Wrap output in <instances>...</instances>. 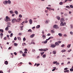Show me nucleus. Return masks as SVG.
<instances>
[{
    "label": "nucleus",
    "mask_w": 73,
    "mask_h": 73,
    "mask_svg": "<svg viewBox=\"0 0 73 73\" xmlns=\"http://www.w3.org/2000/svg\"><path fill=\"white\" fill-rule=\"evenodd\" d=\"M15 21H16V22H19V21L15 19H13L12 20V22L13 23H14Z\"/></svg>",
    "instance_id": "nucleus-1"
},
{
    "label": "nucleus",
    "mask_w": 73,
    "mask_h": 73,
    "mask_svg": "<svg viewBox=\"0 0 73 73\" xmlns=\"http://www.w3.org/2000/svg\"><path fill=\"white\" fill-rule=\"evenodd\" d=\"M58 27V25H55L54 26L53 28H55V29H56Z\"/></svg>",
    "instance_id": "nucleus-2"
},
{
    "label": "nucleus",
    "mask_w": 73,
    "mask_h": 73,
    "mask_svg": "<svg viewBox=\"0 0 73 73\" xmlns=\"http://www.w3.org/2000/svg\"><path fill=\"white\" fill-rule=\"evenodd\" d=\"M29 23L30 24H32V19H29Z\"/></svg>",
    "instance_id": "nucleus-3"
},
{
    "label": "nucleus",
    "mask_w": 73,
    "mask_h": 73,
    "mask_svg": "<svg viewBox=\"0 0 73 73\" xmlns=\"http://www.w3.org/2000/svg\"><path fill=\"white\" fill-rule=\"evenodd\" d=\"M55 44H52L51 46V47H52V48H55L56 47Z\"/></svg>",
    "instance_id": "nucleus-4"
},
{
    "label": "nucleus",
    "mask_w": 73,
    "mask_h": 73,
    "mask_svg": "<svg viewBox=\"0 0 73 73\" xmlns=\"http://www.w3.org/2000/svg\"><path fill=\"white\" fill-rule=\"evenodd\" d=\"M7 3H8V1H4L3 2V4H7Z\"/></svg>",
    "instance_id": "nucleus-5"
},
{
    "label": "nucleus",
    "mask_w": 73,
    "mask_h": 73,
    "mask_svg": "<svg viewBox=\"0 0 73 73\" xmlns=\"http://www.w3.org/2000/svg\"><path fill=\"white\" fill-rule=\"evenodd\" d=\"M63 21L64 22V21H65V20L63 18H62L60 19V22H62Z\"/></svg>",
    "instance_id": "nucleus-6"
},
{
    "label": "nucleus",
    "mask_w": 73,
    "mask_h": 73,
    "mask_svg": "<svg viewBox=\"0 0 73 73\" xmlns=\"http://www.w3.org/2000/svg\"><path fill=\"white\" fill-rule=\"evenodd\" d=\"M55 44L56 45H56L57 46H58L59 45V43L57 42H56L55 43Z\"/></svg>",
    "instance_id": "nucleus-7"
},
{
    "label": "nucleus",
    "mask_w": 73,
    "mask_h": 73,
    "mask_svg": "<svg viewBox=\"0 0 73 73\" xmlns=\"http://www.w3.org/2000/svg\"><path fill=\"white\" fill-rule=\"evenodd\" d=\"M35 36V34H33L30 36V37L31 38H33Z\"/></svg>",
    "instance_id": "nucleus-8"
},
{
    "label": "nucleus",
    "mask_w": 73,
    "mask_h": 73,
    "mask_svg": "<svg viewBox=\"0 0 73 73\" xmlns=\"http://www.w3.org/2000/svg\"><path fill=\"white\" fill-rule=\"evenodd\" d=\"M5 64L6 65H8V61L7 60L5 61Z\"/></svg>",
    "instance_id": "nucleus-9"
},
{
    "label": "nucleus",
    "mask_w": 73,
    "mask_h": 73,
    "mask_svg": "<svg viewBox=\"0 0 73 73\" xmlns=\"http://www.w3.org/2000/svg\"><path fill=\"white\" fill-rule=\"evenodd\" d=\"M53 54H55L56 53V51L55 50H54L52 52Z\"/></svg>",
    "instance_id": "nucleus-10"
},
{
    "label": "nucleus",
    "mask_w": 73,
    "mask_h": 73,
    "mask_svg": "<svg viewBox=\"0 0 73 73\" xmlns=\"http://www.w3.org/2000/svg\"><path fill=\"white\" fill-rule=\"evenodd\" d=\"M63 24L64 23H63V22H61L60 24V26H63Z\"/></svg>",
    "instance_id": "nucleus-11"
},
{
    "label": "nucleus",
    "mask_w": 73,
    "mask_h": 73,
    "mask_svg": "<svg viewBox=\"0 0 73 73\" xmlns=\"http://www.w3.org/2000/svg\"><path fill=\"white\" fill-rule=\"evenodd\" d=\"M57 19L58 20H60V17L57 16Z\"/></svg>",
    "instance_id": "nucleus-12"
},
{
    "label": "nucleus",
    "mask_w": 73,
    "mask_h": 73,
    "mask_svg": "<svg viewBox=\"0 0 73 73\" xmlns=\"http://www.w3.org/2000/svg\"><path fill=\"white\" fill-rule=\"evenodd\" d=\"M61 52H62V53H64V52H66V50H62Z\"/></svg>",
    "instance_id": "nucleus-13"
},
{
    "label": "nucleus",
    "mask_w": 73,
    "mask_h": 73,
    "mask_svg": "<svg viewBox=\"0 0 73 73\" xmlns=\"http://www.w3.org/2000/svg\"><path fill=\"white\" fill-rule=\"evenodd\" d=\"M0 35L1 38H2V37H3V34L2 33H1L0 34Z\"/></svg>",
    "instance_id": "nucleus-14"
},
{
    "label": "nucleus",
    "mask_w": 73,
    "mask_h": 73,
    "mask_svg": "<svg viewBox=\"0 0 73 73\" xmlns=\"http://www.w3.org/2000/svg\"><path fill=\"white\" fill-rule=\"evenodd\" d=\"M14 46H17V45H18V44L17 43H14Z\"/></svg>",
    "instance_id": "nucleus-15"
},
{
    "label": "nucleus",
    "mask_w": 73,
    "mask_h": 73,
    "mask_svg": "<svg viewBox=\"0 0 73 73\" xmlns=\"http://www.w3.org/2000/svg\"><path fill=\"white\" fill-rule=\"evenodd\" d=\"M40 25H38L36 27V28H40Z\"/></svg>",
    "instance_id": "nucleus-16"
},
{
    "label": "nucleus",
    "mask_w": 73,
    "mask_h": 73,
    "mask_svg": "<svg viewBox=\"0 0 73 73\" xmlns=\"http://www.w3.org/2000/svg\"><path fill=\"white\" fill-rule=\"evenodd\" d=\"M28 32H32V30L31 29L29 30L28 31Z\"/></svg>",
    "instance_id": "nucleus-17"
},
{
    "label": "nucleus",
    "mask_w": 73,
    "mask_h": 73,
    "mask_svg": "<svg viewBox=\"0 0 73 73\" xmlns=\"http://www.w3.org/2000/svg\"><path fill=\"white\" fill-rule=\"evenodd\" d=\"M0 32H1L2 33H3L4 31L2 29H0Z\"/></svg>",
    "instance_id": "nucleus-18"
},
{
    "label": "nucleus",
    "mask_w": 73,
    "mask_h": 73,
    "mask_svg": "<svg viewBox=\"0 0 73 73\" xmlns=\"http://www.w3.org/2000/svg\"><path fill=\"white\" fill-rule=\"evenodd\" d=\"M15 13L17 15H18V12L17 11H15Z\"/></svg>",
    "instance_id": "nucleus-19"
},
{
    "label": "nucleus",
    "mask_w": 73,
    "mask_h": 73,
    "mask_svg": "<svg viewBox=\"0 0 73 73\" xmlns=\"http://www.w3.org/2000/svg\"><path fill=\"white\" fill-rule=\"evenodd\" d=\"M10 13L11 14H12V13H14V12H13V11H10Z\"/></svg>",
    "instance_id": "nucleus-20"
},
{
    "label": "nucleus",
    "mask_w": 73,
    "mask_h": 73,
    "mask_svg": "<svg viewBox=\"0 0 73 73\" xmlns=\"http://www.w3.org/2000/svg\"><path fill=\"white\" fill-rule=\"evenodd\" d=\"M66 8H68V9H70V7H69L68 6H67L66 7Z\"/></svg>",
    "instance_id": "nucleus-21"
},
{
    "label": "nucleus",
    "mask_w": 73,
    "mask_h": 73,
    "mask_svg": "<svg viewBox=\"0 0 73 73\" xmlns=\"http://www.w3.org/2000/svg\"><path fill=\"white\" fill-rule=\"evenodd\" d=\"M7 3L8 4H11V2L10 0H8V1H7Z\"/></svg>",
    "instance_id": "nucleus-22"
},
{
    "label": "nucleus",
    "mask_w": 73,
    "mask_h": 73,
    "mask_svg": "<svg viewBox=\"0 0 73 73\" xmlns=\"http://www.w3.org/2000/svg\"><path fill=\"white\" fill-rule=\"evenodd\" d=\"M58 35H59V36H60V37L62 36V34H61V33H59L58 34Z\"/></svg>",
    "instance_id": "nucleus-23"
},
{
    "label": "nucleus",
    "mask_w": 73,
    "mask_h": 73,
    "mask_svg": "<svg viewBox=\"0 0 73 73\" xmlns=\"http://www.w3.org/2000/svg\"><path fill=\"white\" fill-rule=\"evenodd\" d=\"M19 17L20 18H21L22 17H23V16L21 15H19Z\"/></svg>",
    "instance_id": "nucleus-24"
},
{
    "label": "nucleus",
    "mask_w": 73,
    "mask_h": 73,
    "mask_svg": "<svg viewBox=\"0 0 73 73\" xmlns=\"http://www.w3.org/2000/svg\"><path fill=\"white\" fill-rule=\"evenodd\" d=\"M70 46H71V44H69L67 46V48H70Z\"/></svg>",
    "instance_id": "nucleus-25"
},
{
    "label": "nucleus",
    "mask_w": 73,
    "mask_h": 73,
    "mask_svg": "<svg viewBox=\"0 0 73 73\" xmlns=\"http://www.w3.org/2000/svg\"><path fill=\"white\" fill-rule=\"evenodd\" d=\"M42 57L43 58H45V57H46V55L44 54L42 56Z\"/></svg>",
    "instance_id": "nucleus-26"
},
{
    "label": "nucleus",
    "mask_w": 73,
    "mask_h": 73,
    "mask_svg": "<svg viewBox=\"0 0 73 73\" xmlns=\"http://www.w3.org/2000/svg\"><path fill=\"white\" fill-rule=\"evenodd\" d=\"M39 51L42 52V51H43V49H39Z\"/></svg>",
    "instance_id": "nucleus-27"
},
{
    "label": "nucleus",
    "mask_w": 73,
    "mask_h": 73,
    "mask_svg": "<svg viewBox=\"0 0 73 73\" xmlns=\"http://www.w3.org/2000/svg\"><path fill=\"white\" fill-rule=\"evenodd\" d=\"M5 31H8L9 30V29L8 27H7L5 29Z\"/></svg>",
    "instance_id": "nucleus-28"
},
{
    "label": "nucleus",
    "mask_w": 73,
    "mask_h": 73,
    "mask_svg": "<svg viewBox=\"0 0 73 73\" xmlns=\"http://www.w3.org/2000/svg\"><path fill=\"white\" fill-rule=\"evenodd\" d=\"M57 62V61H54L53 62V64H56Z\"/></svg>",
    "instance_id": "nucleus-29"
},
{
    "label": "nucleus",
    "mask_w": 73,
    "mask_h": 73,
    "mask_svg": "<svg viewBox=\"0 0 73 73\" xmlns=\"http://www.w3.org/2000/svg\"><path fill=\"white\" fill-rule=\"evenodd\" d=\"M60 5H62L63 4V3L62 2H61L59 3Z\"/></svg>",
    "instance_id": "nucleus-30"
},
{
    "label": "nucleus",
    "mask_w": 73,
    "mask_h": 73,
    "mask_svg": "<svg viewBox=\"0 0 73 73\" xmlns=\"http://www.w3.org/2000/svg\"><path fill=\"white\" fill-rule=\"evenodd\" d=\"M42 37L44 38H46V36L45 35H43L42 36Z\"/></svg>",
    "instance_id": "nucleus-31"
},
{
    "label": "nucleus",
    "mask_w": 73,
    "mask_h": 73,
    "mask_svg": "<svg viewBox=\"0 0 73 73\" xmlns=\"http://www.w3.org/2000/svg\"><path fill=\"white\" fill-rule=\"evenodd\" d=\"M61 46L62 48H64V47L65 46V45H64V44H62V45H61Z\"/></svg>",
    "instance_id": "nucleus-32"
},
{
    "label": "nucleus",
    "mask_w": 73,
    "mask_h": 73,
    "mask_svg": "<svg viewBox=\"0 0 73 73\" xmlns=\"http://www.w3.org/2000/svg\"><path fill=\"white\" fill-rule=\"evenodd\" d=\"M70 70L71 72H73V69L72 68H70Z\"/></svg>",
    "instance_id": "nucleus-33"
},
{
    "label": "nucleus",
    "mask_w": 73,
    "mask_h": 73,
    "mask_svg": "<svg viewBox=\"0 0 73 73\" xmlns=\"http://www.w3.org/2000/svg\"><path fill=\"white\" fill-rule=\"evenodd\" d=\"M7 25H10L11 23L10 22H7Z\"/></svg>",
    "instance_id": "nucleus-34"
},
{
    "label": "nucleus",
    "mask_w": 73,
    "mask_h": 73,
    "mask_svg": "<svg viewBox=\"0 0 73 73\" xmlns=\"http://www.w3.org/2000/svg\"><path fill=\"white\" fill-rule=\"evenodd\" d=\"M47 40H45L44 42V44H46L47 43Z\"/></svg>",
    "instance_id": "nucleus-35"
},
{
    "label": "nucleus",
    "mask_w": 73,
    "mask_h": 73,
    "mask_svg": "<svg viewBox=\"0 0 73 73\" xmlns=\"http://www.w3.org/2000/svg\"><path fill=\"white\" fill-rule=\"evenodd\" d=\"M70 8H73V5H70Z\"/></svg>",
    "instance_id": "nucleus-36"
},
{
    "label": "nucleus",
    "mask_w": 73,
    "mask_h": 73,
    "mask_svg": "<svg viewBox=\"0 0 73 73\" xmlns=\"http://www.w3.org/2000/svg\"><path fill=\"white\" fill-rule=\"evenodd\" d=\"M22 55L23 56V57H25V54L24 53H23L22 54Z\"/></svg>",
    "instance_id": "nucleus-37"
},
{
    "label": "nucleus",
    "mask_w": 73,
    "mask_h": 73,
    "mask_svg": "<svg viewBox=\"0 0 73 73\" xmlns=\"http://www.w3.org/2000/svg\"><path fill=\"white\" fill-rule=\"evenodd\" d=\"M23 40L24 41H25V40H26V38H25L24 37L23 38Z\"/></svg>",
    "instance_id": "nucleus-38"
},
{
    "label": "nucleus",
    "mask_w": 73,
    "mask_h": 73,
    "mask_svg": "<svg viewBox=\"0 0 73 73\" xmlns=\"http://www.w3.org/2000/svg\"><path fill=\"white\" fill-rule=\"evenodd\" d=\"M13 36V33H12L11 34V35H10V37H12Z\"/></svg>",
    "instance_id": "nucleus-39"
},
{
    "label": "nucleus",
    "mask_w": 73,
    "mask_h": 73,
    "mask_svg": "<svg viewBox=\"0 0 73 73\" xmlns=\"http://www.w3.org/2000/svg\"><path fill=\"white\" fill-rule=\"evenodd\" d=\"M41 54V56H42V55H43L44 53V52H43L42 53H40Z\"/></svg>",
    "instance_id": "nucleus-40"
},
{
    "label": "nucleus",
    "mask_w": 73,
    "mask_h": 73,
    "mask_svg": "<svg viewBox=\"0 0 73 73\" xmlns=\"http://www.w3.org/2000/svg\"><path fill=\"white\" fill-rule=\"evenodd\" d=\"M51 32H52V33H54V31H53V30H51Z\"/></svg>",
    "instance_id": "nucleus-41"
},
{
    "label": "nucleus",
    "mask_w": 73,
    "mask_h": 73,
    "mask_svg": "<svg viewBox=\"0 0 73 73\" xmlns=\"http://www.w3.org/2000/svg\"><path fill=\"white\" fill-rule=\"evenodd\" d=\"M49 11H50L51 10H52V9H51V7H49L48 9Z\"/></svg>",
    "instance_id": "nucleus-42"
},
{
    "label": "nucleus",
    "mask_w": 73,
    "mask_h": 73,
    "mask_svg": "<svg viewBox=\"0 0 73 73\" xmlns=\"http://www.w3.org/2000/svg\"><path fill=\"white\" fill-rule=\"evenodd\" d=\"M40 65V64H36V66H39V65Z\"/></svg>",
    "instance_id": "nucleus-43"
},
{
    "label": "nucleus",
    "mask_w": 73,
    "mask_h": 73,
    "mask_svg": "<svg viewBox=\"0 0 73 73\" xmlns=\"http://www.w3.org/2000/svg\"><path fill=\"white\" fill-rule=\"evenodd\" d=\"M14 40L15 41H16V40H17V38H16V37H15L14 38Z\"/></svg>",
    "instance_id": "nucleus-44"
},
{
    "label": "nucleus",
    "mask_w": 73,
    "mask_h": 73,
    "mask_svg": "<svg viewBox=\"0 0 73 73\" xmlns=\"http://www.w3.org/2000/svg\"><path fill=\"white\" fill-rule=\"evenodd\" d=\"M17 20H19V21H20L21 20V18H19L17 19Z\"/></svg>",
    "instance_id": "nucleus-45"
},
{
    "label": "nucleus",
    "mask_w": 73,
    "mask_h": 73,
    "mask_svg": "<svg viewBox=\"0 0 73 73\" xmlns=\"http://www.w3.org/2000/svg\"><path fill=\"white\" fill-rule=\"evenodd\" d=\"M65 25H66V23H65V22H64L63 23V26Z\"/></svg>",
    "instance_id": "nucleus-46"
},
{
    "label": "nucleus",
    "mask_w": 73,
    "mask_h": 73,
    "mask_svg": "<svg viewBox=\"0 0 73 73\" xmlns=\"http://www.w3.org/2000/svg\"><path fill=\"white\" fill-rule=\"evenodd\" d=\"M4 39L5 40H7V37H5Z\"/></svg>",
    "instance_id": "nucleus-47"
},
{
    "label": "nucleus",
    "mask_w": 73,
    "mask_h": 73,
    "mask_svg": "<svg viewBox=\"0 0 73 73\" xmlns=\"http://www.w3.org/2000/svg\"><path fill=\"white\" fill-rule=\"evenodd\" d=\"M31 44H35V43L34 42H31Z\"/></svg>",
    "instance_id": "nucleus-48"
},
{
    "label": "nucleus",
    "mask_w": 73,
    "mask_h": 73,
    "mask_svg": "<svg viewBox=\"0 0 73 73\" xmlns=\"http://www.w3.org/2000/svg\"><path fill=\"white\" fill-rule=\"evenodd\" d=\"M58 43H59V44H60V43H61V41H58Z\"/></svg>",
    "instance_id": "nucleus-49"
},
{
    "label": "nucleus",
    "mask_w": 73,
    "mask_h": 73,
    "mask_svg": "<svg viewBox=\"0 0 73 73\" xmlns=\"http://www.w3.org/2000/svg\"><path fill=\"white\" fill-rule=\"evenodd\" d=\"M70 51H72V50L70 49V50H68V52H70Z\"/></svg>",
    "instance_id": "nucleus-50"
},
{
    "label": "nucleus",
    "mask_w": 73,
    "mask_h": 73,
    "mask_svg": "<svg viewBox=\"0 0 73 73\" xmlns=\"http://www.w3.org/2000/svg\"><path fill=\"white\" fill-rule=\"evenodd\" d=\"M68 68H65L64 69V70H68Z\"/></svg>",
    "instance_id": "nucleus-51"
},
{
    "label": "nucleus",
    "mask_w": 73,
    "mask_h": 73,
    "mask_svg": "<svg viewBox=\"0 0 73 73\" xmlns=\"http://www.w3.org/2000/svg\"><path fill=\"white\" fill-rule=\"evenodd\" d=\"M56 65H59V63H58V62L56 63Z\"/></svg>",
    "instance_id": "nucleus-52"
},
{
    "label": "nucleus",
    "mask_w": 73,
    "mask_h": 73,
    "mask_svg": "<svg viewBox=\"0 0 73 73\" xmlns=\"http://www.w3.org/2000/svg\"><path fill=\"white\" fill-rule=\"evenodd\" d=\"M17 38L18 39V40H20V39H21V38H20V37H18Z\"/></svg>",
    "instance_id": "nucleus-53"
},
{
    "label": "nucleus",
    "mask_w": 73,
    "mask_h": 73,
    "mask_svg": "<svg viewBox=\"0 0 73 73\" xmlns=\"http://www.w3.org/2000/svg\"><path fill=\"white\" fill-rule=\"evenodd\" d=\"M47 36H50V33H48L47 34Z\"/></svg>",
    "instance_id": "nucleus-54"
},
{
    "label": "nucleus",
    "mask_w": 73,
    "mask_h": 73,
    "mask_svg": "<svg viewBox=\"0 0 73 73\" xmlns=\"http://www.w3.org/2000/svg\"><path fill=\"white\" fill-rule=\"evenodd\" d=\"M5 21H6L7 22V21H8V19H6L5 20Z\"/></svg>",
    "instance_id": "nucleus-55"
},
{
    "label": "nucleus",
    "mask_w": 73,
    "mask_h": 73,
    "mask_svg": "<svg viewBox=\"0 0 73 73\" xmlns=\"http://www.w3.org/2000/svg\"><path fill=\"white\" fill-rule=\"evenodd\" d=\"M11 48H12V47H9V48H8V50H9L10 49H11Z\"/></svg>",
    "instance_id": "nucleus-56"
},
{
    "label": "nucleus",
    "mask_w": 73,
    "mask_h": 73,
    "mask_svg": "<svg viewBox=\"0 0 73 73\" xmlns=\"http://www.w3.org/2000/svg\"><path fill=\"white\" fill-rule=\"evenodd\" d=\"M33 52H35V49H33L32 50Z\"/></svg>",
    "instance_id": "nucleus-57"
},
{
    "label": "nucleus",
    "mask_w": 73,
    "mask_h": 73,
    "mask_svg": "<svg viewBox=\"0 0 73 73\" xmlns=\"http://www.w3.org/2000/svg\"><path fill=\"white\" fill-rule=\"evenodd\" d=\"M14 54H15V55H17V53H16V52H15L14 53Z\"/></svg>",
    "instance_id": "nucleus-58"
},
{
    "label": "nucleus",
    "mask_w": 73,
    "mask_h": 73,
    "mask_svg": "<svg viewBox=\"0 0 73 73\" xmlns=\"http://www.w3.org/2000/svg\"><path fill=\"white\" fill-rule=\"evenodd\" d=\"M70 33V34H71V35H73V32H72V31H71Z\"/></svg>",
    "instance_id": "nucleus-59"
},
{
    "label": "nucleus",
    "mask_w": 73,
    "mask_h": 73,
    "mask_svg": "<svg viewBox=\"0 0 73 73\" xmlns=\"http://www.w3.org/2000/svg\"><path fill=\"white\" fill-rule=\"evenodd\" d=\"M9 17H8V16H7L6 17V19H8V18H9Z\"/></svg>",
    "instance_id": "nucleus-60"
},
{
    "label": "nucleus",
    "mask_w": 73,
    "mask_h": 73,
    "mask_svg": "<svg viewBox=\"0 0 73 73\" xmlns=\"http://www.w3.org/2000/svg\"><path fill=\"white\" fill-rule=\"evenodd\" d=\"M7 20L9 21H10V18H9L8 19H7Z\"/></svg>",
    "instance_id": "nucleus-61"
},
{
    "label": "nucleus",
    "mask_w": 73,
    "mask_h": 73,
    "mask_svg": "<svg viewBox=\"0 0 73 73\" xmlns=\"http://www.w3.org/2000/svg\"><path fill=\"white\" fill-rule=\"evenodd\" d=\"M25 51H28V50L27 48L25 49Z\"/></svg>",
    "instance_id": "nucleus-62"
},
{
    "label": "nucleus",
    "mask_w": 73,
    "mask_h": 73,
    "mask_svg": "<svg viewBox=\"0 0 73 73\" xmlns=\"http://www.w3.org/2000/svg\"><path fill=\"white\" fill-rule=\"evenodd\" d=\"M70 26H71V29L73 28V26H72V25H71Z\"/></svg>",
    "instance_id": "nucleus-63"
},
{
    "label": "nucleus",
    "mask_w": 73,
    "mask_h": 73,
    "mask_svg": "<svg viewBox=\"0 0 73 73\" xmlns=\"http://www.w3.org/2000/svg\"><path fill=\"white\" fill-rule=\"evenodd\" d=\"M18 35H21V33H19L18 34Z\"/></svg>",
    "instance_id": "nucleus-64"
}]
</instances>
